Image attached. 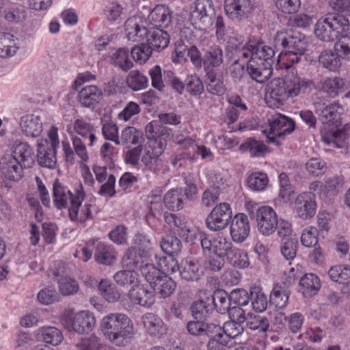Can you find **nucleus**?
Returning a JSON list of instances; mask_svg holds the SVG:
<instances>
[{"instance_id":"nucleus-19","label":"nucleus","mask_w":350,"mask_h":350,"mask_svg":"<svg viewBox=\"0 0 350 350\" xmlns=\"http://www.w3.org/2000/svg\"><path fill=\"white\" fill-rule=\"evenodd\" d=\"M198 297V299L194 301L191 306V314L196 321H201L213 310L209 291H200Z\"/></svg>"},{"instance_id":"nucleus-47","label":"nucleus","mask_w":350,"mask_h":350,"mask_svg":"<svg viewBox=\"0 0 350 350\" xmlns=\"http://www.w3.org/2000/svg\"><path fill=\"white\" fill-rule=\"evenodd\" d=\"M14 36L10 33H0V57L6 58L13 56L18 48L15 46Z\"/></svg>"},{"instance_id":"nucleus-1","label":"nucleus","mask_w":350,"mask_h":350,"mask_svg":"<svg viewBox=\"0 0 350 350\" xmlns=\"http://www.w3.org/2000/svg\"><path fill=\"white\" fill-rule=\"evenodd\" d=\"M314 87L312 80L301 78L293 73L284 78H275L267 88V103L271 107L283 105L289 97H295L301 92L310 91Z\"/></svg>"},{"instance_id":"nucleus-38","label":"nucleus","mask_w":350,"mask_h":350,"mask_svg":"<svg viewBox=\"0 0 350 350\" xmlns=\"http://www.w3.org/2000/svg\"><path fill=\"white\" fill-rule=\"evenodd\" d=\"M301 291L306 297L315 295L321 288V282L319 277L314 273H307L299 280Z\"/></svg>"},{"instance_id":"nucleus-30","label":"nucleus","mask_w":350,"mask_h":350,"mask_svg":"<svg viewBox=\"0 0 350 350\" xmlns=\"http://www.w3.org/2000/svg\"><path fill=\"white\" fill-rule=\"evenodd\" d=\"M172 10L165 5H157L148 15L150 23L159 27L165 28L172 21Z\"/></svg>"},{"instance_id":"nucleus-63","label":"nucleus","mask_w":350,"mask_h":350,"mask_svg":"<svg viewBox=\"0 0 350 350\" xmlns=\"http://www.w3.org/2000/svg\"><path fill=\"white\" fill-rule=\"evenodd\" d=\"M268 183V177L262 172L252 173L247 180V186L254 191L263 190Z\"/></svg>"},{"instance_id":"nucleus-27","label":"nucleus","mask_w":350,"mask_h":350,"mask_svg":"<svg viewBox=\"0 0 350 350\" xmlns=\"http://www.w3.org/2000/svg\"><path fill=\"white\" fill-rule=\"evenodd\" d=\"M204 83L206 90L209 94L220 96L226 93V88L223 77L215 70L208 69L205 74Z\"/></svg>"},{"instance_id":"nucleus-48","label":"nucleus","mask_w":350,"mask_h":350,"mask_svg":"<svg viewBox=\"0 0 350 350\" xmlns=\"http://www.w3.org/2000/svg\"><path fill=\"white\" fill-rule=\"evenodd\" d=\"M111 63L120 68L123 71H128L133 66V63L129 57V51L126 48H120L113 54Z\"/></svg>"},{"instance_id":"nucleus-59","label":"nucleus","mask_w":350,"mask_h":350,"mask_svg":"<svg viewBox=\"0 0 350 350\" xmlns=\"http://www.w3.org/2000/svg\"><path fill=\"white\" fill-rule=\"evenodd\" d=\"M250 302L252 308L257 312H262L267 308V299L266 295L257 288L250 291Z\"/></svg>"},{"instance_id":"nucleus-58","label":"nucleus","mask_w":350,"mask_h":350,"mask_svg":"<svg viewBox=\"0 0 350 350\" xmlns=\"http://www.w3.org/2000/svg\"><path fill=\"white\" fill-rule=\"evenodd\" d=\"M334 51L340 57L350 59V33L340 36L334 44Z\"/></svg>"},{"instance_id":"nucleus-49","label":"nucleus","mask_w":350,"mask_h":350,"mask_svg":"<svg viewBox=\"0 0 350 350\" xmlns=\"http://www.w3.org/2000/svg\"><path fill=\"white\" fill-rule=\"evenodd\" d=\"M246 327L252 331H258L265 333L269 328V322L267 318L259 315L247 314V320L245 321Z\"/></svg>"},{"instance_id":"nucleus-53","label":"nucleus","mask_w":350,"mask_h":350,"mask_svg":"<svg viewBox=\"0 0 350 350\" xmlns=\"http://www.w3.org/2000/svg\"><path fill=\"white\" fill-rule=\"evenodd\" d=\"M328 275L334 282L340 284L350 283V266L332 267L328 271Z\"/></svg>"},{"instance_id":"nucleus-25","label":"nucleus","mask_w":350,"mask_h":350,"mask_svg":"<svg viewBox=\"0 0 350 350\" xmlns=\"http://www.w3.org/2000/svg\"><path fill=\"white\" fill-rule=\"evenodd\" d=\"M20 126L22 133L28 137H37L42 131L41 118L36 114H27L22 116Z\"/></svg>"},{"instance_id":"nucleus-46","label":"nucleus","mask_w":350,"mask_h":350,"mask_svg":"<svg viewBox=\"0 0 350 350\" xmlns=\"http://www.w3.org/2000/svg\"><path fill=\"white\" fill-rule=\"evenodd\" d=\"M255 59L262 62L267 64H271L272 66L275 60V51L269 46L265 45L263 43L254 44Z\"/></svg>"},{"instance_id":"nucleus-56","label":"nucleus","mask_w":350,"mask_h":350,"mask_svg":"<svg viewBox=\"0 0 350 350\" xmlns=\"http://www.w3.org/2000/svg\"><path fill=\"white\" fill-rule=\"evenodd\" d=\"M57 284L60 293L64 296L76 294L79 289L77 281L68 276L59 279Z\"/></svg>"},{"instance_id":"nucleus-45","label":"nucleus","mask_w":350,"mask_h":350,"mask_svg":"<svg viewBox=\"0 0 350 350\" xmlns=\"http://www.w3.org/2000/svg\"><path fill=\"white\" fill-rule=\"evenodd\" d=\"M226 257L228 262L234 267L245 269L250 265L247 253L235 247L229 251Z\"/></svg>"},{"instance_id":"nucleus-23","label":"nucleus","mask_w":350,"mask_h":350,"mask_svg":"<svg viewBox=\"0 0 350 350\" xmlns=\"http://www.w3.org/2000/svg\"><path fill=\"white\" fill-rule=\"evenodd\" d=\"M23 167L12 155L7 154L0 161L1 172L10 180H19L23 176Z\"/></svg>"},{"instance_id":"nucleus-10","label":"nucleus","mask_w":350,"mask_h":350,"mask_svg":"<svg viewBox=\"0 0 350 350\" xmlns=\"http://www.w3.org/2000/svg\"><path fill=\"white\" fill-rule=\"evenodd\" d=\"M230 205L224 202L215 206L206 219V227L213 232L225 229L232 218Z\"/></svg>"},{"instance_id":"nucleus-62","label":"nucleus","mask_w":350,"mask_h":350,"mask_svg":"<svg viewBox=\"0 0 350 350\" xmlns=\"http://www.w3.org/2000/svg\"><path fill=\"white\" fill-rule=\"evenodd\" d=\"M185 90L191 95L197 96L203 93L204 85L199 77L190 75L185 79Z\"/></svg>"},{"instance_id":"nucleus-11","label":"nucleus","mask_w":350,"mask_h":350,"mask_svg":"<svg viewBox=\"0 0 350 350\" xmlns=\"http://www.w3.org/2000/svg\"><path fill=\"white\" fill-rule=\"evenodd\" d=\"M295 269H290L286 281L282 284H276L269 296V303L271 306H274L275 308L282 309L288 304L290 291L288 286L295 282L297 278L299 276L294 273Z\"/></svg>"},{"instance_id":"nucleus-33","label":"nucleus","mask_w":350,"mask_h":350,"mask_svg":"<svg viewBox=\"0 0 350 350\" xmlns=\"http://www.w3.org/2000/svg\"><path fill=\"white\" fill-rule=\"evenodd\" d=\"M146 44L153 51H160L165 49L170 43V36L167 31L160 29L149 31L146 37Z\"/></svg>"},{"instance_id":"nucleus-20","label":"nucleus","mask_w":350,"mask_h":350,"mask_svg":"<svg viewBox=\"0 0 350 350\" xmlns=\"http://www.w3.org/2000/svg\"><path fill=\"white\" fill-rule=\"evenodd\" d=\"M77 189L75 193L64 187L57 180L53 183V197L57 209L68 208L72 206L77 199Z\"/></svg>"},{"instance_id":"nucleus-37","label":"nucleus","mask_w":350,"mask_h":350,"mask_svg":"<svg viewBox=\"0 0 350 350\" xmlns=\"http://www.w3.org/2000/svg\"><path fill=\"white\" fill-rule=\"evenodd\" d=\"M147 257L148 254H145L143 250H140L135 247H131L126 250L122 260L127 267L133 269H140Z\"/></svg>"},{"instance_id":"nucleus-34","label":"nucleus","mask_w":350,"mask_h":350,"mask_svg":"<svg viewBox=\"0 0 350 350\" xmlns=\"http://www.w3.org/2000/svg\"><path fill=\"white\" fill-rule=\"evenodd\" d=\"M73 129L76 133L85 142L88 146H92L96 139L94 126L83 118H77L73 124Z\"/></svg>"},{"instance_id":"nucleus-9","label":"nucleus","mask_w":350,"mask_h":350,"mask_svg":"<svg viewBox=\"0 0 350 350\" xmlns=\"http://www.w3.org/2000/svg\"><path fill=\"white\" fill-rule=\"evenodd\" d=\"M85 193L81 185L77 187V199L72 206H69L68 216L72 221L78 222L83 227L86 226V221L93 218L92 205L89 203L82 204Z\"/></svg>"},{"instance_id":"nucleus-12","label":"nucleus","mask_w":350,"mask_h":350,"mask_svg":"<svg viewBox=\"0 0 350 350\" xmlns=\"http://www.w3.org/2000/svg\"><path fill=\"white\" fill-rule=\"evenodd\" d=\"M187 330L193 336H207L209 339L224 336L223 326L206 321H190L187 324Z\"/></svg>"},{"instance_id":"nucleus-43","label":"nucleus","mask_w":350,"mask_h":350,"mask_svg":"<svg viewBox=\"0 0 350 350\" xmlns=\"http://www.w3.org/2000/svg\"><path fill=\"white\" fill-rule=\"evenodd\" d=\"M239 149L242 152H248L252 157H263L268 152V148L262 141L252 138L241 144Z\"/></svg>"},{"instance_id":"nucleus-14","label":"nucleus","mask_w":350,"mask_h":350,"mask_svg":"<svg viewBox=\"0 0 350 350\" xmlns=\"http://www.w3.org/2000/svg\"><path fill=\"white\" fill-rule=\"evenodd\" d=\"M278 219L275 211L268 206H262L261 211L255 219L259 232L266 236H269L275 232Z\"/></svg>"},{"instance_id":"nucleus-44","label":"nucleus","mask_w":350,"mask_h":350,"mask_svg":"<svg viewBox=\"0 0 350 350\" xmlns=\"http://www.w3.org/2000/svg\"><path fill=\"white\" fill-rule=\"evenodd\" d=\"M183 189H173L167 191L164 198L163 202L165 206L172 211H179L183 207Z\"/></svg>"},{"instance_id":"nucleus-60","label":"nucleus","mask_w":350,"mask_h":350,"mask_svg":"<svg viewBox=\"0 0 350 350\" xmlns=\"http://www.w3.org/2000/svg\"><path fill=\"white\" fill-rule=\"evenodd\" d=\"M140 272L146 280L152 286L155 282L159 280L165 273L161 272L153 264L146 263L140 267Z\"/></svg>"},{"instance_id":"nucleus-28","label":"nucleus","mask_w":350,"mask_h":350,"mask_svg":"<svg viewBox=\"0 0 350 350\" xmlns=\"http://www.w3.org/2000/svg\"><path fill=\"white\" fill-rule=\"evenodd\" d=\"M95 318L88 311L77 313L71 321L72 329L79 334L89 333L95 325Z\"/></svg>"},{"instance_id":"nucleus-29","label":"nucleus","mask_w":350,"mask_h":350,"mask_svg":"<svg viewBox=\"0 0 350 350\" xmlns=\"http://www.w3.org/2000/svg\"><path fill=\"white\" fill-rule=\"evenodd\" d=\"M24 168H29L34 163L35 155L31 147L27 143L20 142L13 146L11 154Z\"/></svg>"},{"instance_id":"nucleus-18","label":"nucleus","mask_w":350,"mask_h":350,"mask_svg":"<svg viewBox=\"0 0 350 350\" xmlns=\"http://www.w3.org/2000/svg\"><path fill=\"white\" fill-rule=\"evenodd\" d=\"M234 37L229 38L226 46L227 55L232 54L230 58L237 60L239 62L247 64L248 61L255 60L254 44L249 43L246 45H241V43L234 42Z\"/></svg>"},{"instance_id":"nucleus-4","label":"nucleus","mask_w":350,"mask_h":350,"mask_svg":"<svg viewBox=\"0 0 350 350\" xmlns=\"http://www.w3.org/2000/svg\"><path fill=\"white\" fill-rule=\"evenodd\" d=\"M275 42L276 44H280L282 46L288 61L292 64H296L300 61L307 48L305 36L298 31L278 33Z\"/></svg>"},{"instance_id":"nucleus-15","label":"nucleus","mask_w":350,"mask_h":350,"mask_svg":"<svg viewBox=\"0 0 350 350\" xmlns=\"http://www.w3.org/2000/svg\"><path fill=\"white\" fill-rule=\"evenodd\" d=\"M131 301L146 308H150L155 302V295L153 291L145 284L133 286L127 293Z\"/></svg>"},{"instance_id":"nucleus-51","label":"nucleus","mask_w":350,"mask_h":350,"mask_svg":"<svg viewBox=\"0 0 350 350\" xmlns=\"http://www.w3.org/2000/svg\"><path fill=\"white\" fill-rule=\"evenodd\" d=\"M42 340L53 346L59 345L63 340L62 332L55 327H43L40 329Z\"/></svg>"},{"instance_id":"nucleus-3","label":"nucleus","mask_w":350,"mask_h":350,"mask_svg":"<svg viewBox=\"0 0 350 350\" xmlns=\"http://www.w3.org/2000/svg\"><path fill=\"white\" fill-rule=\"evenodd\" d=\"M349 29V21L342 14H328L315 25L316 37L324 42H333Z\"/></svg>"},{"instance_id":"nucleus-22","label":"nucleus","mask_w":350,"mask_h":350,"mask_svg":"<svg viewBox=\"0 0 350 350\" xmlns=\"http://www.w3.org/2000/svg\"><path fill=\"white\" fill-rule=\"evenodd\" d=\"M246 71L253 81L262 84L271 77L273 68L271 64L252 59L247 62Z\"/></svg>"},{"instance_id":"nucleus-39","label":"nucleus","mask_w":350,"mask_h":350,"mask_svg":"<svg viewBox=\"0 0 350 350\" xmlns=\"http://www.w3.org/2000/svg\"><path fill=\"white\" fill-rule=\"evenodd\" d=\"M167 144V142L161 141L160 147L154 146V148L148 150L142 158L143 163L151 171L156 172L160 165V155L162 154Z\"/></svg>"},{"instance_id":"nucleus-50","label":"nucleus","mask_w":350,"mask_h":350,"mask_svg":"<svg viewBox=\"0 0 350 350\" xmlns=\"http://www.w3.org/2000/svg\"><path fill=\"white\" fill-rule=\"evenodd\" d=\"M126 84L133 91H139L148 87V78L139 70H132L126 78Z\"/></svg>"},{"instance_id":"nucleus-35","label":"nucleus","mask_w":350,"mask_h":350,"mask_svg":"<svg viewBox=\"0 0 350 350\" xmlns=\"http://www.w3.org/2000/svg\"><path fill=\"white\" fill-rule=\"evenodd\" d=\"M145 133L149 140L154 142V146L160 147V142L165 141V137L169 135L167 127L161 124L158 120H152L145 128Z\"/></svg>"},{"instance_id":"nucleus-40","label":"nucleus","mask_w":350,"mask_h":350,"mask_svg":"<svg viewBox=\"0 0 350 350\" xmlns=\"http://www.w3.org/2000/svg\"><path fill=\"white\" fill-rule=\"evenodd\" d=\"M151 287L155 294H157L160 298H167L170 297L176 289V282L167 274H164L159 280L155 282Z\"/></svg>"},{"instance_id":"nucleus-6","label":"nucleus","mask_w":350,"mask_h":350,"mask_svg":"<svg viewBox=\"0 0 350 350\" xmlns=\"http://www.w3.org/2000/svg\"><path fill=\"white\" fill-rule=\"evenodd\" d=\"M269 130H264L267 142L280 146L284 137L291 134L295 129V122L290 118L281 113L272 115L268 120Z\"/></svg>"},{"instance_id":"nucleus-5","label":"nucleus","mask_w":350,"mask_h":350,"mask_svg":"<svg viewBox=\"0 0 350 350\" xmlns=\"http://www.w3.org/2000/svg\"><path fill=\"white\" fill-rule=\"evenodd\" d=\"M47 135L49 139L38 141L37 161L40 166L53 170L57 165L56 153L59 144L57 129L51 126Z\"/></svg>"},{"instance_id":"nucleus-17","label":"nucleus","mask_w":350,"mask_h":350,"mask_svg":"<svg viewBox=\"0 0 350 350\" xmlns=\"http://www.w3.org/2000/svg\"><path fill=\"white\" fill-rule=\"evenodd\" d=\"M230 232L235 243H241L246 240L250 232V226L245 214L238 213L232 218Z\"/></svg>"},{"instance_id":"nucleus-7","label":"nucleus","mask_w":350,"mask_h":350,"mask_svg":"<svg viewBox=\"0 0 350 350\" xmlns=\"http://www.w3.org/2000/svg\"><path fill=\"white\" fill-rule=\"evenodd\" d=\"M215 10L211 0H197L195 8L191 12L190 20L192 25L200 30H206L213 23Z\"/></svg>"},{"instance_id":"nucleus-41","label":"nucleus","mask_w":350,"mask_h":350,"mask_svg":"<svg viewBox=\"0 0 350 350\" xmlns=\"http://www.w3.org/2000/svg\"><path fill=\"white\" fill-rule=\"evenodd\" d=\"M211 301L213 309H215L220 314H226L232 306L230 295L224 291L217 290L211 293Z\"/></svg>"},{"instance_id":"nucleus-36","label":"nucleus","mask_w":350,"mask_h":350,"mask_svg":"<svg viewBox=\"0 0 350 350\" xmlns=\"http://www.w3.org/2000/svg\"><path fill=\"white\" fill-rule=\"evenodd\" d=\"M117 258L114 247L109 244L99 242L96 246L94 259L101 265H111Z\"/></svg>"},{"instance_id":"nucleus-32","label":"nucleus","mask_w":350,"mask_h":350,"mask_svg":"<svg viewBox=\"0 0 350 350\" xmlns=\"http://www.w3.org/2000/svg\"><path fill=\"white\" fill-rule=\"evenodd\" d=\"M142 319L144 325L150 335L161 337L167 333V326L163 320L155 314L146 313L143 316Z\"/></svg>"},{"instance_id":"nucleus-54","label":"nucleus","mask_w":350,"mask_h":350,"mask_svg":"<svg viewBox=\"0 0 350 350\" xmlns=\"http://www.w3.org/2000/svg\"><path fill=\"white\" fill-rule=\"evenodd\" d=\"M280 191L279 198L284 203H288L291 200V196L294 193V187L291 184L288 175L282 172L279 176Z\"/></svg>"},{"instance_id":"nucleus-64","label":"nucleus","mask_w":350,"mask_h":350,"mask_svg":"<svg viewBox=\"0 0 350 350\" xmlns=\"http://www.w3.org/2000/svg\"><path fill=\"white\" fill-rule=\"evenodd\" d=\"M142 139V133L133 126L124 128L121 133V140L124 144H139Z\"/></svg>"},{"instance_id":"nucleus-8","label":"nucleus","mask_w":350,"mask_h":350,"mask_svg":"<svg viewBox=\"0 0 350 350\" xmlns=\"http://www.w3.org/2000/svg\"><path fill=\"white\" fill-rule=\"evenodd\" d=\"M313 105L319 120L323 124L337 126L340 123L341 116L344 112V109L338 101L325 105V103L319 100L315 101Z\"/></svg>"},{"instance_id":"nucleus-16","label":"nucleus","mask_w":350,"mask_h":350,"mask_svg":"<svg viewBox=\"0 0 350 350\" xmlns=\"http://www.w3.org/2000/svg\"><path fill=\"white\" fill-rule=\"evenodd\" d=\"M295 208L299 217L303 219L312 218L317 211L314 196L310 192L299 194L295 199Z\"/></svg>"},{"instance_id":"nucleus-61","label":"nucleus","mask_w":350,"mask_h":350,"mask_svg":"<svg viewBox=\"0 0 350 350\" xmlns=\"http://www.w3.org/2000/svg\"><path fill=\"white\" fill-rule=\"evenodd\" d=\"M233 247L232 242L226 237L218 235L213 239V253L215 255L226 256Z\"/></svg>"},{"instance_id":"nucleus-2","label":"nucleus","mask_w":350,"mask_h":350,"mask_svg":"<svg viewBox=\"0 0 350 350\" xmlns=\"http://www.w3.org/2000/svg\"><path fill=\"white\" fill-rule=\"evenodd\" d=\"M100 329L104 336L117 347L127 345L133 338V323L122 313H111L104 317Z\"/></svg>"},{"instance_id":"nucleus-52","label":"nucleus","mask_w":350,"mask_h":350,"mask_svg":"<svg viewBox=\"0 0 350 350\" xmlns=\"http://www.w3.org/2000/svg\"><path fill=\"white\" fill-rule=\"evenodd\" d=\"M340 56L331 51H325L321 53L319 57V62L323 67L330 71H336L341 66Z\"/></svg>"},{"instance_id":"nucleus-13","label":"nucleus","mask_w":350,"mask_h":350,"mask_svg":"<svg viewBox=\"0 0 350 350\" xmlns=\"http://www.w3.org/2000/svg\"><path fill=\"white\" fill-rule=\"evenodd\" d=\"M226 13L234 21H242L247 18L254 9L251 0H225Z\"/></svg>"},{"instance_id":"nucleus-26","label":"nucleus","mask_w":350,"mask_h":350,"mask_svg":"<svg viewBox=\"0 0 350 350\" xmlns=\"http://www.w3.org/2000/svg\"><path fill=\"white\" fill-rule=\"evenodd\" d=\"M322 142L329 146L336 148H344L349 144V133L345 129H337L335 131L321 132Z\"/></svg>"},{"instance_id":"nucleus-31","label":"nucleus","mask_w":350,"mask_h":350,"mask_svg":"<svg viewBox=\"0 0 350 350\" xmlns=\"http://www.w3.org/2000/svg\"><path fill=\"white\" fill-rule=\"evenodd\" d=\"M179 272L181 278L188 282H196L200 280L203 274V271L198 262L190 258L182 260L180 265Z\"/></svg>"},{"instance_id":"nucleus-24","label":"nucleus","mask_w":350,"mask_h":350,"mask_svg":"<svg viewBox=\"0 0 350 350\" xmlns=\"http://www.w3.org/2000/svg\"><path fill=\"white\" fill-rule=\"evenodd\" d=\"M149 29L138 18L133 17L127 19L124 23V31L129 40L141 42L146 38Z\"/></svg>"},{"instance_id":"nucleus-57","label":"nucleus","mask_w":350,"mask_h":350,"mask_svg":"<svg viewBox=\"0 0 350 350\" xmlns=\"http://www.w3.org/2000/svg\"><path fill=\"white\" fill-rule=\"evenodd\" d=\"M344 86V81L338 77L326 79L322 85L323 92L330 97L334 98L339 94L340 90Z\"/></svg>"},{"instance_id":"nucleus-55","label":"nucleus","mask_w":350,"mask_h":350,"mask_svg":"<svg viewBox=\"0 0 350 350\" xmlns=\"http://www.w3.org/2000/svg\"><path fill=\"white\" fill-rule=\"evenodd\" d=\"M161 247L168 256H174L180 252L182 243L176 237L170 235L163 239Z\"/></svg>"},{"instance_id":"nucleus-21","label":"nucleus","mask_w":350,"mask_h":350,"mask_svg":"<svg viewBox=\"0 0 350 350\" xmlns=\"http://www.w3.org/2000/svg\"><path fill=\"white\" fill-rule=\"evenodd\" d=\"M103 92L96 85H86L78 93L77 98L83 107L94 110L103 99Z\"/></svg>"},{"instance_id":"nucleus-42","label":"nucleus","mask_w":350,"mask_h":350,"mask_svg":"<svg viewBox=\"0 0 350 350\" xmlns=\"http://www.w3.org/2000/svg\"><path fill=\"white\" fill-rule=\"evenodd\" d=\"M223 51L217 45L211 46L204 55L203 63L205 72L208 70H215L214 68L220 66L223 63Z\"/></svg>"}]
</instances>
